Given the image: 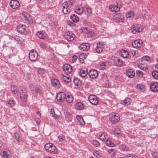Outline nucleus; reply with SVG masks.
I'll return each instance as SVG.
<instances>
[{"instance_id": "8fccbe9b", "label": "nucleus", "mask_w": 158, "mask_h": 158, "mask_svg": "<svg viewBox=\"0 0 158 158\" xmlns=\"http://www.w3.org/2000/svg\"><path fill=\"white\" fill-rule=\"evenodd\" d=\"M136 74L140 78H141L143 75V73L139 70H137L136 71Z\"/></svg>"}, {"instance_id": "9d476101", "label": "nucleus", "mask_w": 158, "mask_h": 158, "mask_svg": "<svg viewBox=\"0 0 158 158\" xmlns=\"http://www.w3.org/2000/svg\"><path fill=\"white\" fill-rule=\"evenodd\" d=\"M142 43L143 42L141 40H136L133 42L132 45L135 48H138L141 46Z\"/></svg>"}, {"instance_id": "4d7b16f0", "label": "nucleus", "mask_w": 158, "mask_h": 158, "mask_svg": "<svg viewBox=\"0 0 158 158\" xmlns=\"http://www.w3.org/2000/svg\"><path fill=\"white\" fill-rule=\"evenodd\" d=\"M85 9L87 11V13H88V15H91L92 13V10H91L89 8L85 7L84 9Z\"/></svg>"}, {"instance_id": "09e8293b", "label": "nucleus", "mask_w": 158, "mask_h": 158, "mask_svg": "<svg viewBox=\"0 0 158 158\" xmlns=\"http://www.w3.org/2000/svg\"><path fill=\"white\" fill-rule=\"evenodd\" d=\"M14 136L15 138L18 141H19V134L17 132L14 133Z\"/></svg>"}, {"instance_id": "de8ad7c7", "label": "nucleus", "mask_w": 158, "mask_h": 158, "mask_svg": "<svg viewBox=\"0 0 158 158\" xmlns=\"http://www.w3.org/2000/svg\"><path fill=\"white\" fill-rule=\"evenodd\" d=\"M151 153L154 158H158V153L157 152L152 151Z\"/></svg>"}, {"instance_id": "0eeeda50", "label": "nucleus", "mask_w": 158, "mask_h": 158, "mask_svg": "<svg viewBox=\"0 0 158 158\" xmlns=\"http://www.w3.org/2000/svg\"><path fill=\"white\" fill-rule=\"evenodd\" d=\"M65 94L63 92H60L58 93L56 97L57 100L60 102H63L65 99Z\"/></svg>"}, {"instance_id": "dca6fc26", "label": "nucleus", "mask_w": 158, "mask_h": 158, "mask_svg": "<svg viewBox=\"0 0 158 158\" xmlns=\"http://www.w3.org/2000/svg\"><path fill=\"white\" fill-rule=\"evenodd\" d=\"M52 85L55 88L59 89L61 85L60 81L56 79H53L51 80Z\"/></svg>"}, {"instance_id": "c03bdc74", "label": "nucleus", "mask_w": 158, "mask_h": 158, "mask_svg": "<svg viewBox=\"0 0 158 158\" xmlns=\"http://www.w3.org/2000/svg\"><path fill=\"white\" fill-rule=\"evenodd\" d=\"M23 15L27 20H28L30 19V15L28 13L26 12H24L23 13Z\"/></svg>"}, {"instance_id": "393cba45", "label": "nucleus", "mask_w": 158, "mask_h": 158, "mask_svg": "<svg viewBox=\"0 0 158 158\" xmlns=\"http://www.w3.org/2000/svg\"><path fill=\"white\" fill-rule=\"evenodd\" d=\"M6 104L8 106L11 107L15 106V103L13 100H9L7 101Z\"/></svg>"}, {"instance_id": "ea45409f", "label": "nucleus", "mask_w": 158, "mask_h": 158, "mask_svg": "<svg viewBox=\"0 0 158 158\" xmlns=\"http://www.w3.org/2000/svg\"><path fill=\"white\" fill-rule=\"evenodd\" d=\"M152 77L156 79H158V71L154 70L152 73Z\"/></svg>"}, {"instance_id": "37998d69", "label": "nucleus", "mask_w": 158, "mask_h": 158, "mask_svg": "<svg viewBox=\"0 0 158 158\" xmlns=\"http://www.w3.org/2000/svg\"><path fill=\"white\" fill-rule=\"evenodd\" d=\"M73 82L75 85L77 86L81 84V81L79 79L77 78L74 80Z\"/></svg>"}, {"instance_id": "9b49d317", "label": "nucleus", "mask_w": 158, "mask_h": 158, "mask_svg": "<svg viewBox=\"0 0 158 158\" xmlns=\"http://www.w3.org/2000/svg\"><path fill=\"white\" fill-rule=\"evenodd\" d=\"M62 12L64 14H67L70 13V10L68 8L69 5L67 2H65L62 3Z\"/></svg>"}, {"instance_id": "f257e3e1", "label": "nucleus", "mask_w": 158, "mask_h": 158, "mask_svg": "<svg viewBox=\"0 0 158 158\" xmlns=\"http://www.w3.org/2000/svg\"><path fill=\"white\" fill-rule=\"evenodd\" d=\"M143 30L141 25L134 24L132 25L131 28V32L134 34H137L142 32Z\"/></svg>"}, {"instance_id": "4be33fe9", "label": "nucleus", "mask_w": 158, "mask_h": 158, "mask_svg": "<svg viewBox=\"0 0 158 158\" xmlns=\"http://www.w3.org/2000/svg\"><path fill=\"white\" fill-rule=\"evenodd\" d=\"M71 19L74 23H77L79 20L78 16L75 14H72L70 17Z\"/></svg>"}, {"instance_id": "f3484780", "label": "nucleus", "mask_w": 158, "mask_h": 158, "mask_svg": "<svg viewBox=\"0 0 158 158\" xmlns=\"http://www.w3.org/2000/svg\"><path fill=\"white\" fill-rule=\"evenodd\" d=\"M150 88L153 92H158V82H154L150 85Z\"/></svg>"}, {"instance_id": "c85d7f7f", "label": "nucleus", "mask_w": 158, "mask_h": 158, "mask_svg": "<svg viewBox=\"0 0 158 158\" xmlns=\"http://www.w3.org/2000/svg\"><path fill=\"white\" fill-rule=\"evenodd\" d=\"M87 69H86V70H84L81 69L80 72V75L81 76L83 77H85L86 76L87 74L88 73L87 71Z\"/></svg>"}, {"instance_id": "774afa93", "label": "nucleus", "mask_w": 158, "mask_h": 158, "mask_svg": "<svg viewBox=\"0 0 158 158\" xmlns=\"http://www.w3.org/2000/svg\"><path fill=\"white\" fill-rule=\"evenodd\" d=\"M109 9L112 11H114V6H110L109 7Z\"/></svg>"}, {"instance_id": "338daca9", "label": "nucleus", "mask_w": 158, "mask_h": 158, "mask_svg": "<svg viewBox=\"0 0 158 158\" xmlns=\"http://www.w3.org/2000/svg\"><path fill=\"white\" fill-rule=\"evenodd\" d=\"M118 58L115 56H112L111 58V60L114 61V63L115 64V62H116L117 61Z\"/></svg>"}, {"instance_id": "7ed1b4c3", "label": "nucleus", "mask_w": 158, "mask_h": 158, "mask_svg": "<svg viewBox=\"0 0 158 158\" xmlns=\"http://www.w3.org/2000/svg\"><path fill=\"white\" fill-rule=\"evenodd\" d=\"M38 57V53L35 50L33 49L30 51L29 55L30 60L32 61H35L37 59Z\"/></svg>"}, {"instance_id": "a19ab883", "label": "nucleus", "mask_w": 158, "mask_h": 158, "mask_svg": "<svg viewBox=\"0 0 158 158\" xmlns=\"http://www.w3.org/2000/svg\"><path fill=\"white\" fill-rule=\"evenodd\" d=\"M77 119H78L79 121L81 124H85V122L84 121V119L82 116L77 115Z\"/></svg>"}, {"instance_id": "f03ea898", "label": "nucleus", "mask_w": 158, "mask_h": 158, "mask_svg": "<svg viewBox=\"0 0 158 158\" xmlns=\"http://www.w3.org/2000/svg\"><path fill=\"white\" fill-rule=\"evenodd\" d=\"M109 120L113 124H115L118 122L120 119L118 115H117L115 113H112L109 115Z\"/></svg>"}, {"instance_id": "603ef678", "label": "nucleus", "mask_w": 158, "mask_h": 158, "mask_svg": "<svg viewBox=\"0 0 158 158\" xmlns=\"http://www.w3.org/2000/svg\"><path fill=\"white\" fill-rule=\"evenodd\" d=\"M108 153L109 154L111 153V156H114L115 155V152L114 151V150L113 149H110L108 151Z\"/></svg>"}, {"instance_id": "e433bc0d", "label": "nucleus", "mask_w": 158, "mask_h": 158, "mask_svg": "<svg viewBox=\"0 0 158 158\" xmlns=\"http://www.w3.org/2000/svg\"><path fill=\"white\" fill-rule=\"evenodd\" d=\"M53 144L51 143H48L45 144L44 148L46 151H49V150Z\"/></svg>"}, {"instance_id": "69168bd1", "label": "nucleus", "mask_w": 158, "mask_h": 158, "mask_svg": "<svg viewBox=\"0 0 158 158\" xmlns=\"http://www.w3.org/2000/svg\"><path fill=\"white\" fill-rule=\"evenodd\" d=\"M51 113L52 114L53 116L56 117V118H58V115H56L54 112V110H51Z\"/></svg>"}, {"instance_id": "bf43d9fd", "label": "nucleus", "mask_w": 158, "mask_h": 158, "mask_svg": "<svg viewBox=\"0 0 158 158\" xmlns=\"http://www.w3.org/2000/svg\"><path fill=\"white\" fill-rule=\"evenodd\" d=\"M34 120L35 121V122H36L37 125H39L41 123V121L40 119L38 118H34Z\"/></svg>"}, {"instance_id": "aec40b11", "label": "nucleus", "mask_w": 158, "mask_h": 158, "mask_svg": "<svg viewBox=\"0 0 158 158\" xmlns=\"http://www.w3.org/2000/svg\"><path fill=\"white\" fill-rule=\"evenodd\" d=\"M75 12L79 15L81 14L84 10V8L80 7L79 6H77L75 8Z\"/></svg>"}, {"instance_id": "412c9836", "label": "nucleus", "mask_w": 158, "mask_h": 158, "mask_svg": "<svg viewBox=\"0 0 158 158\" xmlns=\"http://www.w3.org/2000/svg\"><path fill=\"white\" fill-rule=\"evenodd\" d=\"M12 38L14 40H16L18 43L20 44H21L24 40L22 37L18 35H15L14 36H12Z\"/></svg>"}, {"instance_id": "0e129e2a", "label": "nucleus", "mask_w": 158, "mask_h": 158, "mask_svg": "<svg viewBox=\"0 0 158 158\" xmlns=\"http://www.w3.org/2000/svg\"><path fill=\"white\" fill-rule=\"evenodd\" d=\"M40 48L43 49H45L46 48V44L44 43H41L40 45Z\"/></svg>"}, {"instance_id": "c756f323", "label": "nucleus", "mask_w": 158, "mask_h": 158, "mask_svg": "<svg viewBox=\"0 0 158 158\" xmlns=\"http://www.w3.org/2000/svg\"><path fill=\"white\" fill-rule=\"evenodd\" d=\"M131 101V99L130 98H127L123 101L122 104L124 105H128L130 104Z\"/></svg>"}, {"instance_id": "72a5a7b5", "label": "nucleus", "mask_w": 158, "mask_h": 158, "mask_svg": "<svg viewBox=\"0 0 158 158\" xmlns=\"http://www.w3.org/2000/svg\"><path fill=\"white\" fill-rule=\"evenodd\" d=\"M134 12L133 11H130L126 15V17L127 19H132L134 17Z\"/></svg>"}, {"instance_id": "4468645a", "label": "nucleus", "mask_w": 158, "mask_h": 158, "mask_svg": "<svg viewBox=\"0 0 158 158\" xmlns=\"http://www.w3.org/2000/svg\"><path fill=\"white\" fill-rule=\"evenodd\" d=\"M30 88L32 90L35 91L36 93L40 94L42 93L41 87L40 86L32 85L30 86Z\"/></svg>"}, {"instance_id": "13d9d810", "label": "nucleus", "mask_w": 158, "mask_h": 158, "mask_svg": "<svg viewBox=\"0 0 158 158\" xmlns=\"http://www.w3.org/2000/svg\"><path fill=\"white\" fill-rule=\"evenodd\" d=\"M114 133L116 134H120V131H119V129L118 128L115 129V130L114 131Z\"/></svg>"}, {"instance_id": "a211bd4d", "label": "nucleus", "mask_w": 158, "mask_h": 158, "mask_svg": "<svg viewBox=\"0 0 158 158\" xmlns=\"http://www.w3.org/2000/svg\"><path fill=\"white\" fill-rule=\"evenodd\" d=\"M89 44L87 43H84L81 44L79 46L80 49L82 51L88 50L89 48Z\"/></svg>"}, {"instance_id": "2f4dec72", "label": "nucleus", "mask_w": 158, "mask_h": 158, "mask_svg": "<svg viewBox=\"0 0 158 158\" xmlns=\"http://www.w3.org/2000/svg\"><path fill=\"white\" fill-rule=\"evenodd\" d=\"M107 135L106 134V133L103 132L100 136L99 139L103 141H104L107 139Z\"/></svg>"}, {"instance_id": "bb28decb", "label": "nucleus", "mask_w": 158, "mask_h": 158, "mask_svg": "<svg viewBox=\"0 0 158 158\" xmlns=\"http://www.w3.org/2000/svg\"><path fill=\"white\" fill-rule=\"evenodd\" d=\"M84 106L83 104L81 102H79L76 103L75 105L76 109L78 110H81L83 108Z\"/></svg>"}, {"instance_id": "a878e982", "label": "nucleus", "mask_w": 158, "mask_h": 158, "mask_svg": "<svg viewBox=\"0 0 158 158\" xmlns=\"http://www.w3.org/2000/svg\"><path fill=\"white\" fill-rule=\"evenodd\" d=\"M143 61H142L141 63H139L138 64V66L141 69L143 70H146L147 69V67L146 64H145L143 63Z\"/></svg>"}, {"instance_id": "4c0bfd02", "label": "nucleus", "mask_w": 158, "mask_h": 158, "mask_svg": "<svg viewBox=\"0 0 158 158\" xmlns=\"http://www.w3.org/2000/svg\"><path fill=\"white\" fill-rule=\"evenodd\" d=\"M63 76L62 77V78L63 80H64L65 82L66 83H69L71 81V78L70 77H67L66 76H64L63 74L62 75Z\"/></svg>"}, {"instance_id": "f704fd0d", "label": "nucleus", "mask_w": 158, "mask_h": 158, "mask_svg": "<svg viewBox=\"0 0 158 158\" xmlns=\"http://www.w3.org/2000/svg\"><path fill=\"white\" fill-rule=\"evenodd\" d=\"M48 152H50L52 153L56 154L57 152V151L56 146L53 145L49 150Z\"/></svg>"}, {"instance_id": "e2e57ef3", "label": "nucleus", "mask_w": 158, "mask_h": 158, "mask_svg": "<svg viewBox=\"0 0 158 158\" xmlns=\"http://www.w3.org/2000/svg\"><path fill=\"white\" fill-rule=\"evenodd\" d=\"M120 7L118 6H114V12H116L119 11Z\"/></svg>"}, {"instance_id": "052dcab7", "label": "nucleus", "mask_w": 158, "mask_h": 158, "mask_svg": "<svg viewBox=\"0 0 158 158\" xmlns=\"http://www.w3.org/2000/svg\"><path fill=\"white\" fill-rule=\"evenodd\" d=\"M116 3L117 6L120 7L122 6V3L121 2V1L120 0H118L117 1Z\"/></svg>"}, {"instance_id": "864d4df0", "label": "nucleus", "mask_w": 158, "mask_h": 158, "mask_svg": "<svg viewBox=\"0 0 158 158\" xmlns=\"http://www.w3.org/2000/svg\"><path fill=\"white\" fill-rule=\"evenodd\" d=\"M106 64L105 63L102 62L101 63L100 66V68L101 69H105Z\"/></svg>"}, {"instance_id": "49530a36", "label": "nucleus", "mask_w": 158, "mask_h": 158, "mask_svg": "<svg viewBox=\"0 0 158 158\" xmlns=\"http://www.w3.org/2000/svg\"><path fill=\"white\" fill-rule=\"evenodd\" d=\"M120 147L121 149L123 151H127L128 150L127 147L124 144L121 145Z\"/></svg>"}, {"instance_id": "ddd939ff", "label": "nucleus", "mask_w": 158, "mask_h": 158, "mask_svg": "<svg viewBox=\"0 0 158 158\" xmlns=\"http://www.w3.org/2000/svg\"><path fill=\"white\" fill-rule=\"evenodd\" d=\"M90 78H95L98 76V73L96 70L93 69L90 70L88 73Z\"/></svg>"}, {"instance_id": "6ab92c4d", "label": "nucleus", "mask_w": 158, "mask_h": 158, "mask_svg": "<svg viewBox=\"0 0 158 158\" xmlns=\"http://www.w3.org/2000/svg\"><path fill=\"white\" fill-rule=\"evenodd\" d=\"M126 74L128 77L131 78H133L135 75V72L133 70L131 69H128L127 70Z\"/></svg>"}, {"instance_id": "5701e85b", "label": "nucleus", "mask_w": 158, "mask_h": 158, "mask_svg": "<svg viewBox=\"0 0 158 158\" xmlns=\"http://www.w3.org/2000/svg\"><path fill=\"white\" fill-rule=\"evenodd\" d=\"M11 93L14 94H17L19 91V89L18 87L15 85H12L11 86Z\"/></svg>"}, {"instance_id": "6e6d98bb", "label": "nucleus", "mask_w": 158, "mask_h": 158, "mask_svg": "<svg viewBox=\"0 0 158 158\" xmlns=\"http://www.w3.org/2000/svg\"><path fill=\"white\" fill-rule=\"evenodd\" d=\"M58 138L59 139V140L61 141H63L65 139V137L63 135L59 136H58Z\"/></svg>"}, {"instance_id": "f8f14e48", "label": "nucleus", "mask_w": 158, "mask_h": 158, "mask_svg": "<svg viewBox=\"0 0 158 158\" xmlns=\"http://www.w3.org/2000/svg\"><path fill=\"white\" fill-rule=\"evenodd\" d=\"M28 95L26 90H22L20 92V98L23 101L25 102L27 98Z\"/></svg>"}, {"instance_id": "39448f33", "label": "nucleus", "mask_w": 158, "mask_h": 158, "mask_svg": "<svg viewBox=\"0 0 158 158\" xmlns=\"http://www.w3.org/2000/svg\"><path fill=\"white\" fill-rule=\"evenodd\" d=\"M90 102L93 105H96L98 104L99 100L98 97L93 95H90L88 98Z\"/></svg>"}, {"instance_id": "680f3d73", "label": "nucleus", "mask_w": 158, "mask_h": 158, "mask_svg": "<svg viewBox=\"0 0 158 158\" xmlns=\"http://www.w3.org/2000/svg\"><path fill=\"white\" fill-rule=\"evenodd\" d=\"M93 154L97 158H99L100 156L99 154H98V152L96 151H94L93 152Z\"/></svg>"}, {"instance_id": "79ce46f5", "label": "nucleus", "mask_w": 158, "mask_h": 158, "mask_svg": "<svg viewBox=\"0 0 158 158\" xmlns=\"http://www.w3.org/2000/svg\"><path fill=\"white\" fill-rule=\"evenodd\" d=\"M36 34L38 37L41 39H43L45 37L44 35L41 31L38 32Z\"/></svg>"}, {"instance_id": "473e14b6", "label": "nucleus", "mask_w": 158, "mask_h": 158, "mask_svg": "<svg viewBox=\"0 0 158 158\" xmlns=\"http://www.w3.org/2000/svg\"><path fill=\"white\" fill-rule=\"evenodd\" d=\"M123 64L122 60L118 58L116 62H115V65L117 66H123Z\"/></svg>"}, {"instance_id": "5fc2aeb1", "label": "nucleus", "mask_w": 158, "mask_h": 158, "mask_svg": "<svg viewBox=\"0 0 158 158\" xmlns=\"http://www.w3.org/2000/svg\"><path fill=\"white\" fill-rule=\"evenodd\" d=\"M38 73L40 74H43L45 72V70L42 69H40L38 71Z\"/></svg>"}, {"instance_id": "423d86ee", "label": "nucleus", "mask_w": 158, "mask_h": 158, "mask_svg": "<svg viewBox=\"0 0 158 158\" xmlns=\"http://www.w3.org/2000/svg\"><path fill=\"white\" fill-rule=\"evenodd\" d=\"M17 30L21 34L25 35L27 33L26 27L25 25L19 24L17 27Z\"/></svg>"}, {"instance_id": "6e6552de", "label": "nucleus", "mask_w": 158, "mask_h": 158, "mask_svg": "<svg viewBox=\"0 0 158 158\" xmlns=\"http://www.w3.org/2000/svg\"><path fill=\"white\" fill-rule=\"evenodd\" d=\"M63 69L65 73L67 74L70 73L73 71L72 67L68 64L64 65L63 67Z\"/></svg>"}, {"instance_id": "b1692460", "label": "nucleus", "mask_w": 158, "mask_h": 158, "mask_svg": "<svg viewBox=\"0 0 158 158\" xmlns=\"http://www.w3.org/2000/svg\"><path fill=\"white\" fill-rule=\"evenodd\" d=\"M1 154L2 158H11L8 152L3 151L1 152Z\"/></svg>"}, {"instance_id": "7c9ffc66", "label": "nucleus", "mask_w": 158, "mask_h": 158, "mask_svg": "<svg viewBox=\"0 0 158 158\" xmlns=\"http://www.w3.org/2000/svg\"><path fill=\"white\" fill-rule=\"evenodd\" d=\"M73 97L71 95H68L66 98V100L68 103H71L73 102Z\"/></svg>"}, {"instance_id": "1a4fd4ad", "label": "nucleus", "mask_w": 158, "mask_h": 158, "mask_svg": "<svg viewBox=\"0 0 158 158\" xmlns=\"http://www.w3.org/2000/svg\"><path fill=\"white\" fill-rule=\"evenodd\" d=\"M104 44L103 42L97 43V45L95 49L96 52L98 53L101 52L103 51Z\"/></svg>"}, {"instance_id": "2eb2a0df", "label": "nucleus", "mask_w": 158, "mask_h": 158, "mask_svg": "<svg viewBox=\"0 0 158 158\" xmlns=\"http://www.w3.org/2000/svg\"><path fill=\"white\" fill-rule=\"evenodd\" d=\"M10 6L13 9L17 8L20 5L18 1L16 0H11L10 3Z\"/></svg>"}, {"instance_id": "cd10ccee", "label": "nucleus", "mask_w": 158, "mask_h": 158, "mask_svg": "<svg viewBox=\"0 0 158 158\" xmlns=\"http://www.w3.org/2000/svg\"><path fill=\"white\" fill-rule=\"evenodd\" d=\"M121 56L124 58H126L129 56L128 52L126 50H123L121 52Z\"/></svg>"}, {"instance_id": "58836bf2", "label": "nucleus", "mask_w": 158, "mask_h": 158, "mask_svg": "<svg viewBox=\"0 0 158 158\" xmlns=\"http://www.w3.org/2000/svg\"><path fill=\"white\" fill-rule=\"evenodd\" d=\"M136 89L140 90H143L145 89L144 85L142 84H139L136 87Z\"/></svg>"}, {"instance_id": "a18cd8bd", "label": "nucleus", "mask_w": 158, "mask_h": 158, "mask_svg": "<svg viewBox=\"0 0 158 158\" xmlns=\"http://www.w3.org/2000/svg\"><path fill=\"white\" fill-rule=\"evenodd\" d=\"M92 143L94 146L96 147H99L100 145L99 142L96 140H93L92 142Z\"/></svg>"}, {"instance_id": "20e7f679", "label": "nucleus", "mask_w": 158, "mask_h": 158, "mask_svg": "<svg viewBox=\"0 0 158 158\" xmlns=\"http://www.w3.org/2000/svg\"><path fill=\"white\" fill-rule=\"evenodd\" d=\"M64 37L68 41H72L75 37V35L72 32L68 31L65 33L64 35Z\"/></svg>"}, {"instance_id": "3c124183", "label": "nucleus", "mask_w": 158, "mask_h": 158, "mask_svg": "<svg viewBox=\"0 0 158 158\" xmlns=\"http://www.w3.org/2000/svg\"><path fill=\"white\" fill-rule=\"evenodd\" d=\"M83 31L85 33L89 34L90 32L89 29L88 28L83 27Z\"/></svg>"}, {"instance_id": "c9c22d12", "label": "nucleus", "mask_w": 158, "mask_h": 158, "mask_svg": "<svg viewBox=\"0 0 158 158\" xmlns=\"http://www.w3.org/2000/svg\"><path fill=\"white\" fill-rule=\"evenodd\" d=\"M106 145L109 147H113L114 145V144L111 141L110 139L109 138H107L106 140Z\"/></svg>"}]
</instances>
